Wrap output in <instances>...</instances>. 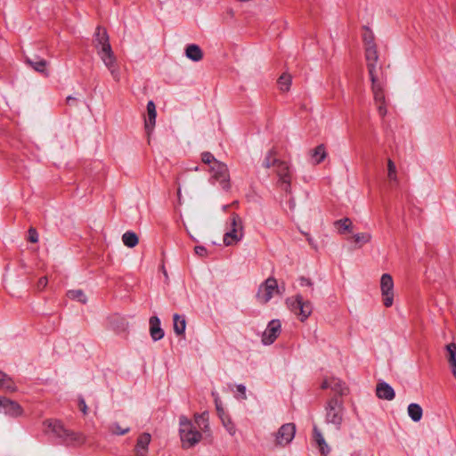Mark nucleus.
I'll return each mask as SVG.
<instances>
[{
	"mask_svg": "<svg viewBox=\"0 0 456 456\" xmlns=\"http://www.w3.org/2000/svg\"><path fill=\"white\" fill-rule=\"evenodd\" d=\"M208 430V417L205 412L195 415V424L184 415L179 417V435L184 449L195 446L201 440L202 432Z\"/></svg>",
	"mask_w": 456,
	"mask_h": 456,
	"instance_id": "1",
	"label": "nucleus"
},
{
	"mask_svg": "<svg viewBox=\"0 0 456 456\" xmlns=\"http://www.w3.org/2000/svg\"><path fill=\"white\" fill-rule=\"evenodd\" d=\"M341 238L351 248H360L370 240L371 235L364 230H338Z\"/></svg>",
	"mask_w": 456,
	"mask_h": 456,
	"instance_id": "6",
	"label": "nucleus"
},
{
	"mask_svg": "<svg viewBox=\"0 0 456 456\" xmlns=\"http://www.w3.org/2000/svg\"><path fill=\"white\" fill-rule=\"evenodd\" d=\"M193 170L198 171V170H199V167H195L193 168Z\"/></svg>",
	"mask_w": 456,
	"mask_h": 456,
	"instance_id": "51",
	"label": "nucleus"
},
{
	"mask_svg": "<svg viewBox=\"0 0 456 456\" xmlns=\"http://www.w3.org/2000/svg\"><path fill=\"white\" fill-rule=\"evenodd\" d=\"M278 293V283L274 278H268L257 290L256 298L260 304L268 303Z\"/></svg>",
	"mask_w": 456,
	"mask_h": 456,
	"instance_id": "11",
	"label": "nucleus"
},
{
	"mask_svg": "<svg viewBox=\"0 0 456 456\" xmlns=\"http://www.w3.org/2000/svg\"><path fill=\"white\" fill-rule=\"evenodd\" d=\"M453 377L456 379V374H455V375H453Z\"/></svg>",
	"mask_w": 456,
	"mask_h": 456,
	"instance_id": "52",
	"label": "nucleus"
},
{
	"mask_svg": "<svg viewBox=\"0 0 456 456\" xmlns=\"http://www.w3.org/2000/svg\"><path fill=\"white\" fill-rule=\"evenodd\" d=\"M79 101L77 98L76 97H73V96H68L66 98V104L69 107H77V104H78Z\"/></svg>",
	"mask_w": 456,
	"mask_h": 456,
	"instance_id": "42",
	"label": "nucleus"
},
{
	"mask_svg": "<svg viewBox=\"0 0 456 456\" xmlns=\"http://www.w3.org/2000/svg\"><path fill=\"white\" fill-rule=\"evenodd\" d=\"M174 332L177 336L183 335L186 330V320L184 315L175 314L173 315Z\"/></svg>",
	"mask_w": 456,
	"mask_h": 456,
	"instance_id": "23",
	"label": "nucleus"
},
{
	"mask_svg": "<svg viewBox=\"0 0 456 456\" xmlns=\"http://www.w3.org/2000/svg\"><path fill=\"white\" fill-rule=\"evenodd\" d=\"M44 424L47 432L53 433L68 444H82L85 442V436L81 433H75L65 428L59 420L48 419Z\"/></svg>",
	"mask_w": 456,
	"mask_h": 456,
	"instance_id": "4",
	"label": "nucleus"
},
{
	"mask_svg": "<svg viewBox=\"0 0 456 456\" xmlns=\"http://www.w3.org/2000/svg\"><path fill=\"white\" fill-rule=\"evenodd\" d=\"M212 395L214 396V399H215V404H216V411L218 412V415L220 418L224 417L225 414L223 407H222V403L219 400V397H218V395L216 392H212Z\"/></svg>",
	"mask_w": 456,
	"mask_h": 456,
	"instance_id": "41",
	"label": "nucleus"
},
{
	"mask_svg": "<svg viewBox=\"0 0 456 456\" xmlns=\"http://www.w3.org/2000/svg\"><path fill=\"white\" fill-rule=\"evenodd\" d=\"M299 284L302 287H305V286L311 287L313 285L311 280H309L308 278H305V277H301L299 279Z\"/></svg>",
	"mask_w": 456,
	"mask_h": 456,
	"instance_id": "48",
	"label": "nucleus"
},
{
	"mask_svg": "<svg viewBox=\"0 0 456 456\" xmlns=\"http://www.w3.org/2000/svg\"><path fill=\"white\" fill-rule=\"evenodd\" d=\"M314 437L315 443L320 448L322 454L326 456L330 452V447L328 446L322 432L315 426L314 427Z\"/></svg>",
	"mask_w": 456,
	"mask_h": 456,
	"instance_id": "25",
	"label": "nucleus"
},
{
	"mask_svg": "<svg viewBox=\"0 0 456 456\" xmlns=\"http://www.w3.org/2000/svg\"><path fill=\"white\" fill-rule=\"evenodd\" d=\"M323 389L331 388L338 394L343 395L346 391L345 384L338 379H331L330 380H324L322 384Z\"/></svg>",
	"mask_w": 456,
	"mask_h": 456,
	"instance_id": "24",
	"label": "nucleus"
},
{
	"mask_svg": "<svg viewBox=\"0 0 456 456\" xmlns=\"http://www.w3.org/2000/svg\"><path fill=\"white\" fill-rule=\"evenodd\" d=\"M395 284L389 273H383L380 278V292L382 301L386 307H391L394 304Z\"/></svg>",
	"mask_w": 456,
	"mask_h": 456,
	"instance_id": "10",
	"label": "nucleus"
},
{
	"mask_svg": "<svg viewBox=\"0 0 456 456\" xmlns=\"http://www.w3.org/2000/svg\"><path fill=\"white\" fill-rule=\"evenodd\" d=\"M194 251L200 256H207V249L203 246H196L194 248Z\"/></svg>",
	"mask_w": 456,
	"mask_h": 456,
	"instance_id": "46",
	"label": "nucleus"
},
{
	"mask_svg": "<svg viewBox=\"0 0 456 456\" xmlns=\"http://www.w3.org/2000/svg\"><path fill=\"white\" fill-rule=\"evenodd\" d=\"M287 304L302 322L306 320L312 314L313 307L311 302L305 300L301 295H296L288 298Z\"/></svg>",
	"mask_w": 456,
	"mask_h": 456,
	"instance_id": "9",
	"label": "nucleus"
},
{
	"mask_svg": "<svg viewBox=\"0 0 456 456\" xmlns=\"http://www.w3.org/2000/svg\"><path fill=\"white\" fill-rule=\"evenodd\" d=\"M363 34H362V42L364 45L365 50V61L366 67L369 68V65L378 66L379 61V53L378 47L375 43V37L373 32L370 29L369 27L363 26Z\"/></svg>",
	"mask_w": 456,
	"mask_h": 456,
	"instance_id": "5",
	"label": "nucleus"
},
{
	"mask_svg": "<svg viewBox=\"0 0 456 456\" xmlns=\"http://www.w3.org/2000/svg\"><path fill=\"white\" fill-rule=\"evenodd\" d=\"M147 115L148 118L145 119L144 127L147 134H150L155 126L156 123V105L153 101H149L147 103Z\"/></svg>",
	"mask_w": 456,
	"mask_h": 456,
	"instance_id": "20",
	"label": "nucleus"
},
{
	"mask_svg": "<svg viewBox=\"0 0 456 456\" xmlns=\"http://www.w3.org/2000/svg\"><path fill=\"white\" fill-rule=\"evenodd\" d=\"M201 161L204 164L210 165V166H215V162H219L218 160L216 159L214 155L209 151H204L201 153Z\"/></svg>",
	"mask_w": 456,
	"mask_h": 456,
	"instance_id": "38",
	"label": "nucleus"
},
{
	"mask_svg": "<svg viewBox=\"0 0 456 456\" xmlns=\"http://www.w3.org/2000/svg\"><path fill=\"white\" fill-rule=\"evenodd\" d=\"M209 172L211 173L210 182L213 184L215 183H219L224 191L230 190V174L229 169L224 163L215 162V166H210Z\"/></svg>",
	"mask_w": 456,
	"mask_h": 456,
	"instance_id": "7",
	"label": "nucleus"
},
{
	"mask_svg": "<svg viewBox=\"0 0 456 456\" xmlns=\"http://www.w3.org/2000/svg\"><path fill=\"white\" fill-rule=\"evenodd\" d=\"M242 238V230H229L224 234L223 241L225 246H232L241 240Z\"/></svg>",
	"mask_w": 456,
	"mask_h": 456,
	"instance_id": "22",
	"label": "nucleus"
},
{
	"mask_svg": "<svg viewBox=\"0 0 456 456\" xmlns=\"http://www.w3.org/2000/svg\"><path fill=\"white\" fill-rule=\"evenodd\" d=\"M335 228H352L353 222L348 217H344L334 222Z\"/></svg>",
	"mask_w": 456,
	"mask_h": 456,
	"instance_id": "39",
	"label": "nucleus"
},
{
	"mask_svg": "<svg viewBox=\"0 0 456 456\" xmlns=\"http://www.w3.org/2000/svg\"><path fill=\"white\" fill-rule=\"evenodd\" d=\"M275 167L280 186L285 192L290 193L292 175L289 164L286 161L279 160Z\"/></svg>",
	"mask_w": 456,
	"mask_h": 456,
	"instance_id": "13",
	"label": "nucleus"
},
{
	"mask_svg": "<svg viewBox=\"0 0 456 456\" xmlns=\"http://www.w3.org/2000/svg\"><path fill=\"white\" fill-rule=\"evenodd\" d=\"M151 436L149 433H142L139 436L134 447V456H148L149 444Z\"/></svg>",
	"mask_w": 456,
	"mask_h": 456,
	"instance_id": "16",
	"label": "nucleus"
},
{
	"mask_svg": "<svg viewBox=\"0 0 456 456\" xmlns=\"http://www.w3.org/2000/svg\"><path fill=\"white\" fill-rule=\"evenodd\" d=\"M295 204L292 200L289 201V208H294Z\"/></svg>",
	"mask_w": 456,
	"mask_h": 456,
	"instance_id": "50",
	"label": "nucleus"
},
{
	"mask_svg": "<svg viewBox=\"0 0 456 456\" xmlns=\"http://www.w3.org/2000/svg\"><path fill=\"white\" fill-rule=\"evenodd\" d=\"M94 46L97 49L98 55L101 57L102 61L110 70L113 79L118 82L120 79L119 69L117 65L116 56L110 44V38L107 30L101 26H98L94 33Z\"/></svg>",
	"mask_w": 456,
	"mask_h": 456,
	"instance_id": "2",
	"label": "nucleus"
},
{
	"mask_svg": "<svg viewBox=\"0 0 456 456\" xmlns=\"http://www.w3.org/2000/svg\"><path fill=\"white\" fill-rule=\"evenodd\" d=\"M276 151L272 149L268 151L264 162L263 167L265 168H270L271 167H275L280 159H275Z\"/></svg>",
	"mask_w": 456,
	"mask_h": 456,
	"instance_id": "33",
	"label": "nucleus"
},
{
	"mask_svg": "<svg viewBox=\"0 0 456 456\" xmlns=\"http://www.w3.org/2000/svg\"><path fill=\"white\" fill-rule=\"evenodd\" d=\"M185 55L188 59L193 61H199L203 58V53L200 47L197 45H189L185 49Z\"/></svg>",
	"mask_w": 456,
	"mask_h": 456,
	"instance_id": "26",
	"label": "nucleus"
},
{
	"mask_svg": "<svg viewBox=\"0 0 456 456\" xmlns=\"http://www.w3.org/2000/svg\"><path fill=\"white\" fill-rule=\"evenodd\" d=\"M230 221H231V228H232V229L242 228V220L239 216V215H237L235 213L232 214V216L230 217Z\"/></svg>",
	"mask_w": 456,
	"mask_h": 456,
	"instance_id": "40",
	"label": "nucleus"
},
{
	"mask_svg": "<svg viewBox=\"0 0 456 456\" xmlns=\"http://www.w3.org/2000/svg\"><path fill=\"white\" fill-rule=\"evenodd\" d=\"M343 414L342 402L338 398L330 399L326 407V422L333 424L337 429H339L343 421Z\"/></svg>",
	"mask_w": 456,
	"mask_h": 456,
	"instance_id": "8",
	"label": "nucleus"
},
{
	"mask_svg": "<svg viewBox=\"0 0 456 456\" xmlns=\"http://www.w3.org/2000/svg\"><path fill=\"white\" fill-rule=\"evenodd\" d=\"M291 81L292 77L289 73H283L281 75L277 81L280 90L282 92H288L290 88Z\"/></svg>",
	"mask_w": 456,
	"mask_h": 456,
	"instance_id": "32",
	"label": "nucleus"
},
{
	"mask_svg": "<svg viewBox=\"0 0 456 456\" xmlns=\"http://www.w3.org/2000/svg\"><path fill=\"white\" fill-rule=\"evenodd\" d=\"M109 430L113 435L122 436V435L128 433L130 431V428H122L118 422H114L110 425Z\"/></svg>",
	"mask_w": 456,
	"mask_h": 456,
	"instance_id": "36",
	"label": "nucleus"
},
{
	"mask_svg": "<svg viewBox=\"0 0 456 456\" xmlns=\"http://www.w3.org/2000/svg\"><path fill=\"white\" fill-rule=\"evenodd\" d=\"M302 235L306 239L311 246L316 248L318 246L319 230H300Z\"/></svg>",
	"mask_w": 456,
	"mask_h": 456,
	"instance_id": "30",
	"label": "nucleus"
},
{
	"mask_svg": "<svg viewBox=\"0 0 456 456\" xmlns=\"http://www.w3.org/2000/svg\"><path fill=\"white\" fill-rule=\"evenodd\" d=\"M407 413L412 421L418 422L422 418L423 411L419 404L412 403L408 405Z\"/></svg>",
	"mask_w": 456,
	"mask_h": 456,
	"instance_id": "27",
	"label": "nucleus"
},
{
	"mask_svg": "<svg viewBox=\"0 0 456 456\" xmlns=\"http://www.w3.org/2000/svg\"><path fill=\"white\" fill-rule=\"evenodd\" d=\"M220 419L223 422L224 427L228 431V433L232 436L235 435L236 428H235V425L233 424V422L231 420V419L227 415H224V417H222Z\"/></svg>",
	"mask_w": 456,
	"mask_h": 456,
	"instance_id": "35",
	"label": "nucleus"
},
{
	"mask_svg": "<svg viewBox=\"0 0 456 456\" xmlns=\"http://www.w3.org/2000/svg\"><path fill=\"white\" fill-rule=\"evenodd\" d=\"M26 63L28 64L37 72H39L45 77L49 75V71L47 69L48 62L45 59H42L38 56H36L34 59L27 57Z\"/></svg>",
	"mask_w": 456,
	"mask_h": 456,
	"instance_id": "19",
	"label": "nucleus"
},
{
	"mask_svg": "<svg viewBox=\"0 0 456 456\" xmlns=\"http://www.w3.org/2000/svg\"><path fill=\"white\" fill-rule=\"evenodd\" d=\"M175 183L178 185V187H177V196H178V199H180V197H181V186H180V183H179V177L176 178Z\"/></svg>",
	"mask_w": 456,
	"mask_h": 456,
	"instance_id": "49",
	"label": "nucleus"
},
{
	"mask_svg": "<svg viewBox=\"0 0 456 456\" xmlns=\"http://www.w3.org/2000/svg\"><path fill=\"white\" fill-rule=\"evenodd\" d=\"M38 238L39 236L37 230H28V240L30 242H37Z\"/></svg>",
	"mask_w": 456,
	"mask_h": 456,
	"instance_id": "43",
	"label": "nucleus"
},
{
	"mask_svg": "<svg viewBox=\"0 0 456 456\" xmlns=\"http://www.w3.org/2000/svg\"><path fill=\"white\" fill-rule=\"evenodd\" d=\"M67 296L74 300H77L80 303L86 304L87 302V297L81 289H71L69 290Z\"/></svg>",
	"mask_w": 456,
	"mask_h": 456,
	"instance_id": "34",
	"label": "nucleus"
},
{
	"mask_svg": "<svg viewBox=\"0 0 456 456\" xmlns=\"http://www.w3.org/2000/svg\"><path fill=\"white\" fill-rule=\"evenodd\" d=\"M376 395L379 399L392 401L395 396V393L388 383L382 381L377 384Z\"/></svg>",
	"mask_w": 456,
	"mask_h": 456,
	"instance_id": "18",
	"label": "nucleus"
},
{
	"mask_svg": "<svg viewBox=\"0 0 456 456\" xmlns=\"http://www.w3.org/2000/svg\"><path fill=\"white\" fill-rule=\"evenodd\" d=\"M387 176L390 181H397L396 167L394 161L390 159L387 160Z\"/></svg>",
	"mask_w": 456,
	"mask_h": 456,
	"instance_id": "37",
	"label": "nucleus"
},
{
	"mask_svg": "<svg viewBox=\"0 0 456 456\" xmlns=\"http://www.w3.org/2000/svg\"><path fill=\"white\" fill-rule=\"evenodd\" d=\"M0 388L9 392L16 389L13 380L2 371H0Z\"/></svg>",
	"mask_w": 456,
	"mask_h": 456,
	"instance_id": "29",
	"label": "nucleus"
},
{
	"mask_svg": "<svg viewBox=\"0 0 456 456\" xmlns=\"http://www.w3.org/2000/svg\"><path fill=\"white\" fill-rule=\"evenodd\" d=\"M237 391L241 395L242 399H246V387L242 384H239L236 386Z\"/></svg>",
	"mask_w": 456,
	"mask_h": 456,
	"instance_id": "47",
	"label": "nucleus"
},
{
	"mask_svg": "<svg viewBox=\"0 0 456 456\" xmlns=\"http://www.w3.org/2000/svg\"><path fill=\"white\" fill-rule=\"evenodd\" d=\"M310 156L314 165L321 164L328 156L326 146L323 143L317 145L310 151Z\"/></svg>",
	"mask_w": 456,
	"mask_h": 456,
	"instance_id": "21",
	"label": "nucleus"
},
{
	"mask_svg": "<svg viewBox=\"0 0 456 456\" xmlns=\"http://www.w3.org/2000/svg\"><path fill=\"white\" fill-rule=\"evenodd\" d=\"M368 73L371 81V90L374 95V100L378 105V112L381 117L387 114L386 97L384 92V83L381 81L379 75H382L381 66L369 65L367 68Z\"/></svg>",
	"mask_w": 456,
	"mask_h": 456,
	"instance_id": "3",
	"label": "nucleus"
},
{
	"mask_svg": "<svg viewBox=\"0 0 456 456\" xmlns=\"http://www.w3.org/2000/svg\"><path fill=\"white\" fill-rule=\"evenodd\" d=\"M0 413L16 418L22 415L23 410L17 402L0 397Z\"/></svg>",
	"mask_w": 456,
	"mask_h": 456,
	"instance_id": "15",
	"label": "nucleus"
},
{
	"mask_svg": "<svg viewBox=\"0 0 456 456\" xmlns=\"http://www.w3.org/2000/svg\"><path fill=\"white\" fill-rule=\"evenodd\" d=\"M122 241L125 246L134 248L138 244V236L132 231H127L122 235Z\"/></svg>",
	"mask_w": 456,
	"mask_h": 456,
	"instance_id": "31",
	"label": "nucleus"
},
{
	"mask_svg": "<svg viewBox=\"0 0 456 456\" xmlns=\"http://www.w3.org/2000/svg\"><path fill=\"white\" fill-rule=\"evenodd\" d=\"M296 434V426L293 423L283 424L275 433V441L278 445L285 446L291 443Z\"/></svg>",
	"mask_w": 456,
	"mask_h": 456,
	"instance_id": "14",
	"label": "nucleus"
},
{
	"mask_svg": "<svg viewBox=\"0 0 456 456\" xmlns=\"http://www.w3.org/2000/svg\"><path fill=\"white\" fill-rule=\"evenodd\" d=\"M79 408L80 411L83 412L84 415L87 414V405L86 403V401L83 397H80L78 399Z\"/></svg>",
	"mask_w": 456,
	"mask_h": 456,
	"instance_id": "45",
	"label": "nucleus"
},
{
	"mask_svg": "<svg viewBox=\"0 0 456 456\" xmlns=\"http://www.w3.org/2000/svg\"><path fill=\"white\" fill-rule=\"evenodd\" d=\"M150 335L153 341H159L164 338L165 332L161 328L160 320L158 316H151L149 320Z\"/></svg>",
	"mask_w": 456,
	"mask_h": 456,
	"instance_id": "17",
	"label": "nucleus"
},
{
	"mask_svg": "<svg viewBox=\"0 0 456 456\" xmlns=\"http://www.w3.org/2000/svg\"><path fill=\"white\" fill-rule=\"evenodd\" d=\"M47 283H48L47 278L46 277H42V278L39 279V281H38V282L37 284V289L38 290H42V289H44L46 287Z\"/></svg>",
	"mask_w": 456,
	"mask_h": 456,
	"instance_id": "44",
	"label": "nucleus"
},
{
	"mask_svg": "<svg viewBox=\"0 0 456 456\" xmlns=\"http://www.w3.org/2000/svg\"><path fill=\"white\" fill-rule=\"evenodd\" d=\"M446 351L449 354L448 362L452 375H456V344L450 343L446 346Z\"/></svg>",
	"mask_w": 456,
	"mask_h": 456,
	"instance_id": "28",
	"label": "nucleus"
},
{
	"mask_svg": "<svg viewBox=\"0 0 456 456\" xmlns=\"http://www.w3.org/2000/svg\"><path fill=\"white\" fill-rule=\"evenodd\" d=\"M281 333V322L279 319L271 320L261 336V342L265 346H270Z\"/></svg>",
	"mask_w": 456,
	"mask_h": 456,
	"instance_id": "12",
	"label": "nucleus"
}]
</instances>
